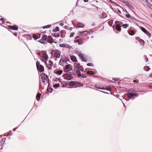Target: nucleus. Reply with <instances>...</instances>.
I'll return each instance as SVG.
<instances>
[{
	"label": "nucleus",
	"mask_w": 152,
	"mask_h": 152,
	"mask_svg": "<svg viewBox=\"0 0 152 152\" xmlns=\"http://www.w3.org/2000/svg\"><path fill=\"white\" fill-rule=\"evenodd\" d=\"M42 82L43 85H46L48 82V76L44 73H42L40 74Z\"/></svg>",
	"instance_id": "f257e3e1"
},
{
	"label": "nucleus",
	"mask_w": 152,
	"mask_h": 152,
	"mask_svg": "<svg viewBox=\"0 0 152 152\" xmlns=\"http://www.w3.org/2000/svg\"><path fill=\"white\" fill-rule=\"evenodd\" d=\"M93 32V31L92 29H90L89 32H88V31H83L82 32L79 31L78 32V34L77 35V36L76 37V38H78L80 36H82L83 35L85 36L86 35H89L90 34H92Z\"/></svg>",
	"instance_id": "f03ea898"
},
{
	"label": "nucleus",
	"mask_w": 152,
	"mask_h": 152,
	"mask_svg": "<svg viewBox=\"0 0 152 152\" xmlns=\"http://www.w3.org/2000/svg\"><path fill=\"white\" fill-rule=\"evenodd\" d=\"M115 28L118 31H121V27H122V23L119 21H115Z\"/></svg>",
	"instance_id": "7ed1b4c3"
},
{
	"label": "nucleus",
	"mask_w": 152,
	"mask_h": 152,
	"mask_svg": "<svg viewBox=\"0 0 152 152\" xmlns=\"http://www.w3.org/2000/svg\"><path fill=\"white\" fill-rule=\"evenodd\" d=\"M47 51L44 52L43 51H42V54L40 52L38 53L37 54L39 56L42 58L44 59L45 61H47L48 58V56L46 54Z\"/></svg>",
	"instance_id": "20e7f679"
},
{
	"label": "nucleus",
	"mask_w": 152,
	"mask_h": 152,
	"mask_svg": "<svg viewBox=\"0 0 152 152\" xmlns=\"http://www.w3.org/2000/svg\"><path fill=\"white\" fill-rule=\"evenodd\" d=\"M63 69H64V72L66 73V75H67V77L68 78V79L67 80H70L72 79L73 78L72 76V72L71 69H70L69 70H65V69L64 68H63Z\"/></svg>",
	"instance_id": "39448f33"
},
{
	"label": "nucleus",
	"mask_w": 152,
	"mask_h": 152,
	"mask_svg": "<svg viewBox=\"0 0 152 152\" xmlns=\"http://www.w3.org/2000/svg\"><path fill=\"white\" fill-rule=\"evenodd\" d=\"M140 28L144 33L148 35L149 37H151V34L145 28L141 26L140 27Z\"/></svg>",
	"instance_id": "423d86ee"
},
{
	"label": "nucleus",
	"mask_w": 152,
	"mask_h": 152,
	"mask_svg": "<svg viewBox=\"0 0 152 152\" xmlns=\"http://www.w3.org/2000/svg\"><path fill=\"white\" fill-rule=\"evenodd\" d=\"M48 62L49 64H47L46 62H45V63L47 67L49 70L51 69H52V67L53 66V62L51 60H49Z\"/></svg>",
	"instance_id": "0eeeda50"
},
{
	"label": "nucleus",
	"mask_w": 152,
	"mask_h": 152,
	"mask_svg": "<svg viewBox=\"0 0 152 152\" xmlns=\"http://www.w3.org/2000/svg\"><path fill=\"white\" fill-rule=\"evenodd\" d=\"M124 3L125 4L127 5L128 6H129V7L132 8L133 9H134V7L131 4L129 3V2L125 1L124 0H118Z\"/></svg>",
	"instance_id": "6e6552de"
},
{
	"label": "nucleus",
	"mask_w": 152,
	"mask_h": 152,
	"mask_svg": "<svg viewBox=\"0 0 152 152\" xmlns=\"http://www.w3.org/2000/svg\"><path fill=\"white\" fill-rule=\"evenodd\" d=\"M60 51L58 50H56L55 51V53L53 56V57H55L56 58H58L60 56V53H59Z\"/></svg>",
	"instance_id": "1a4fd4ad"
},
{
	"label": "nucleus",
	"mask_w": 152,
	"mask_h": 152,
	"mask_svg": "<svg viewBox=\"0 0 152 152\" xmlns=\"http://www.w3.org/2000/svg\"><path fill=\"white\" fill-rule=\"evenodd\" d=\"M64 57L63 56H61V58L59 61V64L64 67Z\"/></svg>",
	"instance_id": "9d476101"
},
{
	"label": "nucleus",
	"mask_w": 152,
	"mask_h": 152,
	"mask_svg": "<svg viewBox=\"0 0 152 152\" xmlns=\"http://www.w3.org/2000/svg\"><path fill=\"white\" fill-rule=\"evenodd\" d=\"M47 42H48L50 44L53 43L54 40L51 36L49 35L47 37Z\"/></svg>",
	"instance_id": "9b49d317"
},
{
	"label": "nucleus",
	"mask_w": 152,
	"mask_h": 152,
	"mask_svg": "<svg viewBox=\"0 0 152 152\" xmlns=\"http://www.w3.org/2000/svg\"><path fill=\"white\" fill-rule=\"evenodd\" d=\"M59 46L61 48H66L69 49L72 48V46L67 44H59Z\"/></svg>",
	"instance_id": "f8f14e48"
},
{
	"label": "nucleus",
	"mask_w": 152,
	"mask_h": 152,
	"mask_svg": "<svg viewBox=\"0 0 152 152\" xmlns=\"http://www.w3.org/2000/svg\"><path fill=\"white\" fill-rule=\"evenodd\" d=\"M9 28L10 29L14 30H18V26L15 25H14L13 26L10 25L9 26Z\"/></svg>",
	"instance_id": "ddd939ff"
},
{
	"label": "nucleus",
	"mask_w": 152,
	"mask_h": 152,
	"mask_svg": "<svg viewBox=\"0 0 152 152\" xmlns=\"http://www.w3.org/2000/svg\"><path fill=\"white\" fill-rule=\"evenodd\" d=\"M79 56L83 61L87 62L86 58L83 56V55L81 53H80L79 54Z\"/></svg>",
	"instance_id": "4468645a"
},
{
	"label": "nucleus",
	"mask_w": 152,
	"mask_h": 152,
	"mask_svg": "<svg viewBox=\"0 0 152 152\" xmlns=\"http://www.w3.org/2000/svg\"><path fill=\"white\" fill-rule=\"evenodd\" d=\"M38 69H37L39 70L40 72H43L44 71V68L43 66L42 65H40V66L38 67Z\"/></svg>",
	"instance_id": "2eb2a0df"
},
{
	"label": "nucleus",
	"mask_w": 152,
	"mask_h": 152,
	"mask_svg": "<svg viewBox=\"0 0 152 152\" xmlns=\"http://www.w3.org/2000/svg\"><path fill=\"white\" fill-rule=\"evenodd\" d=\"M77 82L75 81H71L69 82V85L70 86H74L77 84Z\"/></svg>",
	"instance_id": "dca6fc26"
},
{
	"label": "nucleus",
	"mask_w": 152,
	"mask_h": 152,
	"mask_svg": "<svg viewBox=\"0 0 152 152\" xmlns=\"http://www.w3.org/2000/svg\"><path fill=\"white\" fill-rule=\"evenodd\" d=\"M70 59L71 61L73 62H77V60L76 57L75 56H70Z\"/></svg>",
	"instance_id": "f3484780"
},
{
	"label": "nucleus",
	"mask_w": 152,
	"mask_h": 152,
	"mask_svg": "<svg viewBox=\"0 0 152 152\" xmlns=\"http://www.w3.org/2000/svg\"><path fill=\"white\" fill-rule=\"evenodd\" d=\"M132 96H133V93H128L127 94V96L128 97H129V99H125V100L126 101H129V99H130L131 97H132Z\"/></svg>",
	"instance_id": "a211bd4d"
},
{
	"label": "nucleus",
	"mask_w": 152,
	"mask_h": 152,
	"mask_svg": "<svg viewBox=\"0 0 152 152\" xmlns=\"http://www.w3.org/2000/svg\"><path fill=\"white\" fill-rule=\"evenodd\" d=\"M41 95L40 93H38L36 95V99L38 101H39L40 97H41Z\"/></svg>",
	"instance_id": "6ab92c4d"
},
{
	"label": "nucleus",
	"mask_w": 152,
	"mask_h": 152,
	"mask_svg": "<svg viewBox=\"0 0 152 152\" xmlns=\"http://www.w3.org/2000/svg\"><path fill=\"white\" fill-rule=\"evenodd\" d=\"M38 42H40L41 43L46 45L47 43V41L44 40L42 39H39L38 40Z\"/></svg>",
	"instance_id": "aec40b11"
},
{
	"label": "nucleus",
	"mask_w": 152,
	"mask_h": 152,
	"mask_svg": "<svg viewBox=\"0 0 152 152\" xmlns=\"http://www.w3.org/2000/svg\"><path fill=\"white\" fill-rule=\"evenodd\" d=\"M77 25L78 28L84 27L83 24L80 22H79L78 23H77Z\"/></svg>",
	"instance_id": "412c9836"
},
{
	"label": "nucleus",
	"mask_w": 152,
	"mask_h": 152,
	"mask_svg": "<svg viewBox=\"0 0 152 152\" xmlns=\"http://www.w3.org/2000/svg\"><path fill=\"white\" fill-rule=\"evenodd\" d=\"M52 36L54 37H58L60 36V34L58 33H52Z\"/></svg>",
	"instance_id": "4be33fe9"
},
{
	"label": "nucleus",
	"mask_w": 152,
	"mask_h": 152,
	"mask_svg": "<svg viewBox=\"0 0 152 152\" xmlns=\"http://www.w3.org/2000/svg\"><path fill=\"white\" fill-rule=\"evenodd\" d=\"M128 32L129 35H133L135 34L134 31L133 30L128 31Z\"/></svg>",
	"instance_id": "5701e85b"
},
{
	"label": "nucleus",
	"mask_w": 152,
	"mask_h": 152,
	"mask_svg": "<svg viewBox=\"0 0 152 152\" xmlns=\"http://www.w3.org/2000/svg\"><path fill=\"white\" fill-rule=\"evenodd\" d=\"M76 74H77V77H81V72L80 71V70H76Z\"/></svg>",
	"instance_id": "b1692460"
},
{
	"label": "nucleus",
	"mask_w": 152,
	"mask_h": 152,
	"mask_svg": "<svg viewBox=\"0 0 152 152\" xmlns=\"http://www.w3.org/2000/svg\"><path fill=\"white\" fill-rule=\"evenodd\" d=\"M47 36L46 35H43L42 36V37L41 38V39H42L44 40L47 41Z\"/></svg>",
	"instance_id": "393cba45"
},
{
	"label": "nucleus",
	"mask_w": 152,
	"mask_h": 152,
	"mask_svg": "<svg viewBox=\"0 0 152 152\" xmlns=\"http://www.w3.org/2000/svg\"><path fill=\"white\" fill-rule=\"evenodd\" d=\"M53 89L51 87L49 88L48 86V88L47 89V93H48V92H49L50 93L52 92Z\"/></svg>",
	"instance_id": "a878e982"
},
{
	"label": "nucleus",
	"mask_w": 152,
	"mask_h": 152,
	"mask_svg": "<svg viewBox=\"0 0 152 152\" xmlns=\"http://www.w3.org/2000/svg\"><path fill=\"white\" fill-rule=\"evenodd\" d=\"M59 30H60V29H59V27L58 26H56V28H54L53 29V32H55L58 31H59Z\"/></svg>",
	"instance_id": "bb28decb"
},
{
	"label": "nucleus",
	"mask_w": 152,
	"mask_h": 152,
	"mask_svg": "<svg viewBox=\"0 0 152 152\" xmlns=\"http://www.w3.org/2000/svg\"><path fill=\"white\" fill-rule=\"evenodd\" d=\"M77 42L78 43L79 45H81L82 44L83 41L81 39H77Z\"/></svg>",
	"instance_id": "cd10ccee"
},
{
	"label": "nucleus",
	"mask_w": 152,
	"mask_h": 152,
	"mask_svg": "<svg viewBox=\"0 0 152 152\" xmlns=\"http://www.w3.org/2000/svg\"><path fill=\"white\" fill-rule=\"evenodd\" d=\"M71 70L72 72V75H76V70L74 69H71Z\"/></svg>",
	"instance_id": "c85d7f7f"
},
{
	"label": "nucleus",
	"mask_w": 152,
	"mask_h": 152,
	"mask_svg": "<svg viewBox=\"0 0 152 152\" xmlns=\"http://www.w3.org/2000/svg\"><path fill=\"white\" fill-rule=\"evenodd\" d=\"M63 71L61 70H58L55 73L56 74H58L59 75H61Z\"/></svg>",
	"instance_id": "c756f323"
},
{
	"label": "nucleus",
	"mask_w": 152,
	"mask_h": 152,
	"mask_svg": "<svg viewBox=\"0 0 152 152\" xmlns=\"http://www.w3.org/2000/svg\"><path fill=\"white\" fill-rule=\"evenodd\" d=\"M129 26V25L128 24L125 23V24H124L122 23V27L124 28H126Z\"/></svg>",
	"instance_id": "7c9ffc66"
},
{
	"label": "nucleus",
	"mask_w": 152,
	"mask_h": 152,
	"mask_svg": "<svg viewBox=\"0 0 152 152\" xmlns=\"http://www.w3.org/2000/svg\"><path fill=\"white\" fill-rule=\"evenodd\" d=\"M144 69L146 71H148L150 69V67L148 66H145L144 67Z\"/></svg>",
	"instance_id": "2f4dec72"
},
{
	"label": "nucleus",
	"mask_w": 152,
	"mask_h": 152,
	"mask_svg": "<svg viewBox=\"0 0 152 152\" xmlns=\"http://www.w3.org/2000/svg\"><path fill=\"white\" fill-rule=\"evenodd\" d=\"M71 65L69 64H68L66 65L65 68L66 70H69V69L70 68Z\"/></svg>",
	"instance_id": "473e14b6"
},
{
	"label": "nucleus",
	"mask_w": 152,
	"mask_h": 152,
	"mask_svg": "<svg viewBox=\"0 0 152 152\" xmlns=\"http://www.w3.org/2000/svg\"><path fill=\"white\" fill-rule=\"evenodd\" d=\"M77 68L79 70H80L82 71H84V68L82 67L81 66H77Z\"/></svg>",
	"instance_id": "72a5a7b5"
},
{
	"label": "nucleus",
	"mask_w": 152,
	"mask_h": 152,
	"mask_svg": "<svg viewBox=\"0 0 152 152\" xmlns=\"http://www.w3.org/2000/svg\"><path fill=\"white\" fill-rule=\"evenodd\" d=\"M86 72L89 75H94L95 74V72H94L91 71H88Z\"/></svg>",
	"instance_id": "f704fd0d"
},
{
	"label": "nucleus",
	"mask_w": 152,
	"mask_h": 152,
	"mask_svg": "<svg viewBox=\"0 0 152 152\" xmlns=\"http://www.w3.org/2000/svg\"><path fill=\"white\" fill-rule=\"evenodd\" d=\"M33 37L35 40L39 38L38 36L35 34H34L33 35Z\"/></svg>",
	"instance_id": "c9c22d12"
},
{
	"label": "nucleus",
	"mask_w": 152,
	"mask_h": 152,
	"mask_svg": "<svg viewBox=\"0 0 152 152\" xmlns=\"http://www.w3.org/2000/svg\"><path fill=\"white\" fill-rule=\"evenodd\" d=\"M129 91L131 92H136L137 91L135 90L134 88H131L129 89Z\"/></svg>",
	"instance_id": "e433bc0d"
},
{
	"label": "nucleus",
	"mask_w": 152,
	"mask_h": 152,
	"mask_svg": "<svg viewBox=\"0 0 152 152\" xmlns=\"http://www.w3.org/2000/svg\"><path fill=\"white\" fill-rule=\"evenodd\" d=\"M125 16L126 17V18L129 19H131V18H132V17L131 16V15L129 13L127 14H126L125 15Z\"/></svg>",
	"instance_id": "4c0bfd02"
},
{
	"label": "nucleus",
	"mask_w": 152,
	"mask_h": 152,
	"mask_svg": "<svg viewBox=\"0 0 152 152\" xmlns=\"http://www.w3.org/2000/svg\"><path fill=\"white\" fill-rule=\"evenodd\" d=\"M51 26V25H48L46 26H43L42 28L44 29H45L46 28H50V27Z\"/></svg>",
	"instance_id": "58836bf2"
},
{
	"label": "nucleus",
	"mask_w": 152,
	"mask_h": 152,
	"mask_svg": "<svg viewBox=\"0 0 152 152\" xmlns=\"http://www.w3.org/2000/svg\"><path fill=\"white\" fill-rule=\"evenodd\" d=\"M36 65L37 69H38V67L40 66V65H41L39 62L38 61H37L36 63Z\"/></svg>",
	"instance_id": "ea45409f"
},
{
	"label": "nucleus",
	"mask_w": 152,
	"mask_h": 152,
	"mask_svg": "<svg viewBox=\"0 0 152 152\" xmlns=\"http://www.w3.org/2000/svg\"><path fill=\"white\" fill-rule=\"evenodd\" d=\"M53 87L54 88H57L59 87L60 85L59 83L53 85Z\"/></svg>",
	"instance_id": "a19ab883"
},
{
	"label": "nucleus",
	"mask_w": 152,
	"mask_h": 152,
	"mask_svg": "<svg viewBox=\"0 0 152 152\" xmlns=\"http://www.w3.org/2000/svg\"><path fill=\"white\" fill-rule=\"evenodd\" d=\"M77 84L79 85L78 86H76V87H80V86H83V85L80 82H77Z\"/></svg>",
	"instance_id": "79ce46f5"
},
{
	"label": "nucleus",
	"mask_w": 152,
	"mask_h": 152,
	"mask_svg": "<svg viewBox=\"0 0 152 152\" xmlns=\"http://www.w3.org/2000/svg\"><path fill=\"white\" fill-rule=\"evenodd\" d=\"M59 32H60V33L61 34V37H64V32L62 31H60Z\"/></svg>",
	"instance_id": "37998d69"
},
{
	"label": "nucleus",
	"mask_w": 152,
	"mask_h": 152,
	"mask_svg": "<svg viewBox=\"0 0 152 152\" xmlns=\"http://www.w3.org/2000/svg\"><path fill=\"white\" fill-rule=\"evenodd\" d=\"M113 20H110V21H109L108 22V23L109 24V25L110 26H111L113 24Z\"/></svg>",
	"instance_id": "c03bdc74"
},
{
	"label": "nucleus",
	"mask_w": 152,
	"mask_h": 152,
	"mask_svg": "<svg viewBox=\"0 0 152 152\" xmlns=\"http://www.w3.org/2000/svg\"><path fill=\"white\" fill-rule=\"evenodd\" d=\"M111 4H112V5H113L114 6H118V7H119V6H120L119 5H118L116 3H115L114 2H113V1L112 2V3Z\"/></svg>",
	"instance_id": "a18cd8bd"
},
{
	"label": "nucleus",
	"mask_w": 152,
	"mask_h": 152,
	"mask_svg": "<svg viewBox=\"0 0 152 152\" xmlns=\"http://www.w3.org/2000/svg\"><path fill=\"white\" fill-rule=\"evenodd\" d=\"M139 42L141 44H145V42L144 40L142 39H140L139 40Z\"/></svg>",
	"instance_id": "49530a36"
},
{
	"label": "nucleus",
	"mask_w": 152,
	"mask_h": 152,
	"mask_svg": "<svg viewBox=\"0 0 152 152\" xmlns=\"http://www.w3.org/2000/svg\"><path fill=\"white\" fill-rule=\"evenodd\" d=\"M55 50H51V52H50V54L52 56H53L54 55V53H55Z\"/></svg>",
	"instance_id": "de8ad7c7"
},
{
	"label": "nucleus",
	"mask_w": 152,
	"mask_h": 152,
	"mask_svg": "<svg viewBox=\"0 0 152 152\" xmlns=\"http://www.w3.org/2000/svg\"><path fill=\"white\" fill-rule=\"evenodd\" d=\"M87 65L88 66H93L94 64L92 63H88L87 64Z\"/></svg>",
	"instance_id": "09e8293b"
},
{
	"label": "nucleus",
	"mask_w": 152,
	"mask_h": 152,
	"mask_svg": "<svg viewBox=\"0 0 152 152\" xmlns=\"http://www.w3.org/2000/svg\"><path fill=\"white\" fill-rule=\"evenodd\" d=\"M64 58H65V61H69V62H70L69 58H68L64 56Z\"/></svg>",
	"instance_id": "8fccbe9b"
},
{
	"label": "nucleus",
	"mask_w": 152,
	"mask_h": 152,
	"mask_svg": "<svg viewBox=\"0 0 152 152\" xmlns=\"http://www.w3.org/2000/svg\"><path fill=\"white\" fill-rule=\"evenodd\" d=\"M112 79L115 81H118L119 80V79L117 78L113 77Z\"/></svg>",
	"instance_id": "3c124183"
},
{
	"label": "nucleus",
	"mask_w": 152,
	"mask_h": 152,
	"mask_svg": "<svg viewBox=\"0 0 152 152\" xmlns=\"http://www.w3.org/2000/svg\"><path fill=\"white\" fill-rule=\"evenodd\" d=\"M81 77L83 78H86L87 77L86 76L84 75L83 73L82 74V75H81Z\"/></svg>",
	"instance_id": "603ef678"
},
{
	"label": "nucleus",
	"mask_w": 152,
	"mask_h": 152,
	"mask_svg": "<svg viewBox=\"0 0 152 152\" xmlns=\"http://www.w3.org/2000/svg\"><path fill=\"white\" fill-rule=\"evenodd\" d=\"M105 89L107 91H110L111 89V88L110 87H107Z\"/></svg>",
	"instance_id": "864d4df0"
},
{
	"label": "nucleus",
	"mask_w": 152,
	"mask_h": 152,
	"mask_svg": "<svg viewBox=\"0 0 152 152\" xmlns=\"http://www.w3.org/2000/svg\"><path fill=\"white\" fill-rule=\"evenodd\" d=\"M0 21H1L2 22V23H4L5 22V21L3 18H0Z\"/></svg>",
	"instance_id": "5fc2aeb1"
},
{
	"label": "nucleus",
	"mask_w": 152,
	"mask_h": 152,
	"mask_svg": "<svg viewBox=\"0 0 152 152\" xmlns=\"http://www.w3.org/2000/svg\"><path fill=\"white\" fill-rule=\"evenodd\" d=\"M20 125H19L18 126L14 128L13 129V131H15L16 130V129H18V128L19 127V126H20Z\"/></svg>",
	"instance_id": "6e6d98bb"
},
{
	"label": "nucleus",
	"mask_w": 152,
	"mask_h": 152,
	"mask_svg": "<svg viewBox=\"0 0 152 152\" xmlns=\"http://www.w3.org/2000/svg\"><path fill=\"white\" fill-rule=\"evenodd\" d=\"M133 96H138V94L136 93H133Z\"/></svg>",
	"instance_id": "4d7b16f0"
},
{
	"label": "nucleus",
	"mask_w": 152,
	"mask_h": 152,
	"mask_svg": "<svg viewBox=\"0 0 152 152\" xmlns=\"http://www.w3.org/2000/svg\"><path fill=\"white\" fill-rule=\"evenodd\" d=\"M75 34V33H73V32H72L71 34H70V37H73V35Z\"/></svg>",
	"instance_id": "13d9d810"
},
{
	"label": "nucleus",
	"mask_w": 152,
	"mask_h": 152,
	"mask_svg": "<svg viewBox=\"0 0 152 152\" xmlns=\"http://www.w3.org/2000/svg\"><path fill=\"white\" fill-rule=\"evenodd\" d=\"M96 91H100L102 92H103L104 93H106V94H107V92H105V91H101V90H97V89H96Z\"/></svg>",
	"instance_id": "bf43d9fd"
},
{
	"label": "nucleus",
	"mask_w": 152,
	"mask_h": 152,
	"mask_svg": "<svg viewBox=\"0 0 152 152\" xmlns=\"http://www.w3.org/2000/svg\"><path fill=\"white\" fill-rule=\"evenodd\" d=\"M116 97L119 98V97L120 96V95L118 94H116V95H114Z\"/></svg>",
	"instance_id": "052dcab7"
},
{
	"label": "nucleus",
	"mask_w": 152,
	"mask_h": 152,
	"mask_svg": "<svg viewBox=\"0 0 152 152\" xmlns=\"http://www.w3.org/2000/svg\"><path fill=\"white\" fill-rule=\"evenodd\" d=\"M95 87L97 89H100L101 87H99L97 86H95Z\"/></svg>",
	"instance_id": "680f3d73"
},
{
	"label": "nucleus",
	"mask_w": 152,
	"mask_h": 152,
	"mask_svg": "<svg viewBox=\"0 0 152 152\" xmlns=\"http://www.w3.org/2000/svg\"><path fill=\"white\" fill-rule=\"evenodd\" d=\"M127 13L128 14V12L126 10H124V15H125V14H127Z\"/></svg>",
	"instance_id": "e2e57ef3"
},
{
	"label": "nucleus",
	"mask_w": 152,
	"mask_h": 152,
	"mask_svg": "<svg viewBox=\"0 0 152 152\" xmlns=\"http://www.w3.org/2000/svg\"><path fill=\"white\" fill-rule=\"evenodd\" d=\"M28 39L29 40H31L32 39V38L31 35H29V38H28Z\"/></svg>",
	"instance_id": "0e129e2a"
},
{
	"label": "nucleus",
	"mask_w": 152,
	"mask_h": 152,
	"mask_svg": "<svg viewBox=\"0 0 152 152\" xmlns=\"http://www.w3.org/2000/svg\"><path fill=\"white\" fill-rule=\"evenodd\" d=\"M15 36H17L18 35V34L17 33L14 32V33H12Z\"/></svg>",
	"instance_id": "69168bd1"
},
{
	"label": "nucleus",
	"mask_w": 152,
	"mask_h": 152,
	"mask_svg": "<svg viewBox=\"0 0 152 152\" xmlns=\"http://www.w3.org/2000/svg\"><path fill=\"white\" fill-rule=\"evenodd\" d=\"M5 138H3L2 139L1 141L3 142H5Z\"/></svg>",
	"instance_id": "338daca9"
},
{
	"label": "nucleus",
	"mask_w": 152,
	"mask_h": 152,
	"mask_svg": "<svg viewBox=\"0 0 152 152\" xmlns=\"http://www.w3.org/2000/svg\"><path fill=\"white\" fill-rule=\"evenodd\" d=\"M148 6H150V8L152 9V5H151V4H149V5H148Z\"/></svg>",
	"instance_id": "774afa93"
}]
</instances>
